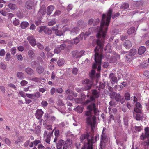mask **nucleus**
<instances>
[{
	"mask_svg": "<svg viewBox=\"0 0 149 149\" xmlns=\"http://www.w3.org/2000/svg\"><path fill=\"white\" fill-rule=\"evenodd\" d=\"M106 35H104V37L103 38L102 36L100 35L99 37L97 35V39L96 40L97 45L94 49L95 53L94 60L95 62L100 63L101 62L102 59L103 58L105 57L108 59L110 57V55L108 53L103 54L102 52L103 49L104 45V40L106 39Z\"/></svg>",
	"mask_w": 149,
	"mask_h": 149,
	"instance_id": "nucleus-1",
	"label": "nucleus"
},
{
	"mask_svg": "<svg viewBox=\"0 0 149 149\" xmlns=\"http://www.w3.org/2000/svg\"><path fill=\"white\" fill-rule=\"evenodd\" d=\"M96 107L95 103V102L92 103L87 106V109L88 110L86 111L85 112V115L87 116L86 118L87 127L90 128L91 130H97L96 117L92 115V111Z\"/></svg>",
	"mask_w": 149,
	"mask_h": 149,
	"instance_id": "nucleus-2",
	"label": "nucleus"
},
{
	"mask_svg": "<svg viewBox=\"0 0 149 149\" xmlns=\"http://www.w3.org/2000/svg\"><path fill=\"white\" fill-rule=\"evenodd\" d=\"M112 12L113 10L111 9L110 8L109 9L106 18V15L104 14L102 15L100 26L97 27L96 29V31L97 32V35L98 37L101 35L104 38V35H106L108 26L109 25L110 19L112 16L111 15Z\"/></svg>",
	"mask_w": 149,
	"mask_h": 149,
	"instance_id": "nucleus-3",
	"label": "nucleus"
},
{
	"mask_svg": "<svg viewBox=\"0 0 149 149\" xmlns=\"http://www.w3.org/2000/svg\"><path fill=\"white\" fill-rule=\"evenodd\" d=\"M89 134L88 133L83 134L81 136L80 139L81 142H83L85 139L87 141V143H85L81 149H93V144L94 142L93 138H91V139H89Z\"/></svg>",
	"mask_w": 149,
	"mask_h": 149,
	"instance_id": "nucleus-4",
	"label": "nucleus"
},
{
	"mask_svg": "<svg viewBox=\"0 0 149 149\" xmlns=\"http://www.w3.org/2000/svg\"><path fill=\"white\" fill-rule=\"evenodd\" d=\"M93 89L92 90V95L90 97L89 99L86 100L84 102V104L86 105L91 102L94 101L95 98H98L100 95V91L99 88L98 90Z\"/></svg>",
	"mask_w": 149,
	"mask_h": 149,
	"instance_id": "nucleus-5",
	"label": "nucleus"
},
{
	"mask_svg": "<svg viewBox=\"0 0 149 149\" xmlns=\"http://www.w3.org/2000/svg\"><path fill=\"white\" fill-rule=\"evenodd\" d=\"M72 143L70 139H67L65 141L63 140H60L58 143H56V146L57 149H61L63 146V149H67L70 146Z\"/></svg>",
	"mask_w": 149,
	"mask_h": 149,
	"instance_id": "nucleus-6",
	"label": "nucleus"
},
{
	"mask_svg": "<svg viewBox=\"0 0 149 149\" xmlns=\"http://www.w3.org/2000/svg\"><path fill=\"white\" fill-rule=\"evenodd\" d=\"M136 49L133 48L131 49L128 52H126V53L128 54L126 55L125 59L126 61L130 62L132 60V56L136 54Z\"/></svg>",
	"mask_w": 149,
	"mask_h": 149,
	"instance_id": "nucleus-7",
	"label": "nucleus"
},
{
	"mask_svg": "<svg viewBox=\"0 0 149 149\" xmlns=\"http://www.w3.org/2000/svg\"><path fill=\"white\" fill-rule=\"evenodd\" d=\"M82 83L83 84L85 85L84 87V89L85 91L90 90L93 85V81L88 79H86L82 80Z\"/></svg>",
	"mask_w": 149,
	"mask_h": 149,
	"instance_id": "nucleus-8",
	"label": "nucleus"
},
{
	"mask_svg": "<svg viewBox=\"0 0 149 149\" xmlns=\"http://www.w3.org/2000/svg\"><path fill=\"white\" fill-rule=\"evenodd\" d=\"M84 52V50H81L80 52L76 50L73 51L72 54L73 57L77 58L81 57Z\"/></svg>",
	"mask_w": 149,
	"mask_h": 149,
	"instance_id": "nucleus-9",
	"label": "nucleus"
},
{
	"mask_svg": "<svg viewBox=\"0 0 149 149\" xmlns=\"http://www.w3.org/2000/svg\"><path fill=\"white\" fill-rule=\"evenodd\" d=\"M104 132V131H102L101 135V141L100 144L101 148L104 147L105 146V143L107 141V137Z\"/></svg>",
	"mask_w": 149,
	"mask_h": 149,
	"instance_id": "nucleus-10",
	"label": "nucleus"
},
{
	"mask_svg": "<svg viewBox=\"0 0 149 149\" xmlns=\"http://www.w3.org/2000/svg\"><path fill=\"white\" fill-rule=\"evenodd\" d=\"M115 99L117 102H120L121 104H123L125 102L124 97L121 96L119 93L116 95Z\"/></svg>",
	"mask_w": 149,
	"mask_h": 149,
	"instance_id": "nucleus-11",
	"label": "nucleus"
},
{
	"mask_svg": "<svg viewBox=\"0 0 149 149\" xmlns=\"http://www.w3.org/2000/svg\"><path fill=\"white\" fill-rule=\"evenodd\" d=\"M27 39L32 46L34 47L36 45V39L33 36L31 35L28 36Z\"/></svg>",
	"mask_w": 149,
	"mask_h": 149,
	"instance_id": "nucleus-12",
	"label": "nucleus"
},
{
	"mask_svg": "<svg viewBox=\"0 0 149 149\" xmlns=\"http://www.w3.org/2000/svg\"><path fill=\"white\" fill-rule=\"evenodd\" d=\"M99 22L100 20L98 18H97L95 20H94L93 19L91 18L88 21V24L90 26L93 25L95 26L97 25Z\"/></svg>",
	"mask_w": 149,
	"mask_h": 149,
	"instance_id": "nucleus-13",
	"label": "nucleus"
},
{
	"mask_svg": "<svg viewBox=\"0 0 149 149\" xmlns=\"http://www.w3.org/2000/svg\"><path fill=\"white\" fill-rule=\"evenodd\" d=\"M44 113L41 109H38L36 111L35 115L36 118L38 119H40L42 118Z\"/></svg>",
	"mask_w": 149,
	"mask_h": 149,
	"instance_id": "nucleus-14",
	"label": "nucleus"
},
{
	"mask_svg": "<svg viewBox=\"0 0 149 149\" xmlns=\"http://www.w3.org/2000/svg\"><path fill=\"white\" fill-rule=\"evenodd\" d=\"M24 72L28 75L31 76L35 74V71L31 68L27 67L24 70Z\"/></svg>",
	"mask_w": 149,
	"mask_h": 149,
	"instance_id": "nucleus-15",
	"label": "nucleus"
},
{
	"mask_svg": "<svg viewBox=\"0 0 149 149\" xmlns=\"http://www.w3.org/2000/svg\"><path fill=\"white\" fill-rule=\"evenodd\" d=\"M77 25L80 29H83L87 26V24L82 20H79L77 22Z\"/></svg>",
	"mask_w": 149,
	"mask_h": 149,
	"instance_id": "nucleus-16",
	"label": "nucleus"
},
{
	"mask_svg": "<svg viewBox=\"0 0 149 149\" xmlns=\"http://www.w3.org/2000/svg\"><path fill=\"white\" fill-rule=\"evenodd\" d=\"M34 2L31 0L27 1L25 3V7L28 9H31L34 6Z\"/></svg>",
	"mask_w": 149,
	"mask_h": 149,
	"instance_id": "nucleus-17",
	"label": "nucleus"
},
{
	"mask_svg": "<svg viewBox=\"0 0 149 149\" xmlns=\"http://www.w3.org/2000/svg\"><path fill=\"white\" fill-rule=\"evenodd\" d=\"M123 45L126 49H129L132 47V45L130 41L127 40L125 41Z\"/></svg>",
	"mask_w": 149,
	"mask_h": 149,
	"instance_id": "nucleus-18",
	"label": "nucleus"
},
{
	"mask_svg": "<svg viewBox=\"0 0 149 149\" xmlns=\"http://www.w3.org/2000/svg\"><path fill=\"white\" fill-rule=\"evenodd\" d=\"M140 139L142 140L149 139V131H145L144 133H142L140 136Z\"/></svg>",
	"mask_w": 149,
	"mask_h": 149,
	"instance_id": "nucleus-19",
	"label": "nucleus"
},
{
	"mask_svg": "<svg viewBox=\"0 0 149 149\" xmlns=\"http://www.w3.org/2000/svg\"><path fill=\"white\" fill-rule=\"evenodd\" d=\"M113 74V73H111L109 76V77L111 78V83L113 84H114L115 83H117L118 81L117 78L116 77L112 76Z\"/></svg>",
	"mask_w": 149,
	"mask_h": 149,
	"instance_id": "nucleus-20",
	"label": "nucleus"
},
{
	"mask_svg": "<svg viewBox=\"0 0 149 149\" xmlns=\"http://www.w3.org/2000/svg\"><path fill=\"white\" fill-rule=\"evenodd\" d=\"M54 9V6L51 5L48 6L47 8V14L48 15H50Z\"/></svg>",
	"mask_w": 149,
	"mask_h": 149,
	"instance_id": "nucleus-21",
	"label": "nucleus"
},
{
	"mask_svg": "<svg viewBox=\"0 0 149 149\" xmlns=\"http://www.w3.org/2000/svg\"><path fill=\"white\" fill-rule=\"evenodd\" d=\"M36 70L38 74H41L43 72L44 68L43 66L40 65L36 67Z\"/></svg>",
	"mask_w": 149,
	"mask_h": 149,
	"instance_id": "nucleus-22",
	"label": "nucleus"
},
{
	"mask_svg": "<svg viewBox=\"0 0 149 149\" xmlns=\"http://www.w3.org/2000/svg\"><path fill=\"white\" fill-rule=\"evenodd\" d=\"M146 48L145 47L141 46L138 49V53L139 55L143 54L145 52Z\"/></svg>",
	"mask_w": 149,
	"mask_h": 149,
	"instance_id": "nucleus-23",
	"label": "nucleus"
},
{
	"mask_svg": "<svg viewBox=\"0 0 149 149\" xmlns=\"http://www.w3.org/2000/svg\"><path fill=\"white\" fill-rule=\"evenodd\" d=\"M79 28L77 27H75L70 31V33L73 35L76 34L79 32Z\"/></svg>",
	"mask_w": 149,
	"mask_h": 149,
	"instance_id": "nucleus-24",
	"label": "nucleus"
},
{
	"mask_svg": "<svg viewBox=\"0 0 149 149\" xmlns=\"http://www.w3.org/2000/svg\"><path fill=\"white\" fill-rule=\"evenodd\" d=\"M40 64V63L37 61H33L30 63L31 66L32 68H35Z\"/></svg>",
	"mask_w": 149,
	"mask_h": 149,
	"instance_id": "nucleus-25",
	"label": "nucleus"
},
{
	"mask_svg": "<svg viewBox=\"0 0 149 149\" xmlns=\"http://www.w3.org/2000/svg\"><path fill=\"white\" fill-rule=\"evenodd\" d=\"M83 109L82 106H78L74 108V109L78 113H80L83 112Z\"/></svg>",
	"mask_w": 149,
	"mask_h": 149,
	"instance_id": "nucleus-26",
	"label": "nucleus"
},
{
	"mask_svg": "<svg viewBox=\"0 0 149 149\" xmlns=\"http://www.w3.org/2000/svg\"><path fill=\"white\" fill-rule=\"evenodd\" d=\"M129 5L128 3H124L122 4L120 7V9L122 10H127L129 8Z\"/></svg>",
	"mask_w": 149,
	"mask_h": 149,
	"instance_id": "nucleus-27",
	"label": "nucleus"
},
{
	"mask_svg": "<svg viewBox=\"0 0 149 149\" xmlns=\"http://www.w3.org/2000/svg\"><path fill=\"white\" fill-rule=\"evenodd\" d=\"M39 12L42 15H44L45 14L46 7L45 5L42 6L39 10Z\"/></svg>",
	"mask_w": 149,
	"mask_h": 149,
	"instance_id": "nucleus-28",
	"label": "nucleus"
},
{
	"mask_svg": "<svg viewBox=\"0 0 149 149\" xmlns=\"http://www.w3.org/2000/svg\"><path fill=\"white\" fill-rule=\"evenodd\" d=\"M143 113L142 114L137 113L136 114L135 118L137 120H143Z\"/></svg>",
	"mask_w": 149,
	"mask_h": 149,
	"instance_id": "nucleus-29",
	"label": "nucleus"
},
{
	"mask_svg": "<svg viewBox=\"0 0 149 149\" xmlns=\"http://www.w3.org/2000/svg\"><path fill=\"white\" fill-rule=\"evenodd\" d=\"M29 23L26 21L22 22L20 25L21 28L22 29H25L28 26Z\"/></svg>",
	"mask_w": 149,
	"mask_h": 149,
	"instance_id": "nucleus-30",
	"label": "nucleus"
},
{
	"mask_svg": "<svg viewBox=\"0 0 149 149\" xmlns=\"http://www.w3.org/2000/svg\"><path fill=\"white\" fill-rule=\"evenodd\" d=\"M104 50L107 53H110L112 51L110 44H108L105 47Z\"/></svg>",
	"mask_w": 149,
	"mask_h": 149,
	"instance_id": "nucleus-31",
	"label": "nucleus"
},
{
	"mask_svg": "<svg viewBox=\"0 0 149 149\" xmlns=\"http://www.w3.org/2000/svg\"><path fill=\"white\" fill-rule=\"evenodd\" d=\"M9 8L11 10H15L17 8L16 5L15 4H13L12 3H10L8 5Z\"/></svg>",
	"mask_w": 149,
	"mask_h": 149,
	"instance_id": "nucleus-32",
	"label": "nucleus"
},
{
	"mask_svg": "<svg viewBox=\"0 0 149 149\" xmlns=\"http://www.w3.org/2000/svg\"><path fill=\"white\" fill-rule=\"evenodd\" d=\"M17 77L19 79H22L24 77V73L21 72H19L17 73Z\"/></svg>",
	"mask_w": 149,
	"mask_h": 149,
	"instance_id": "nucleus-33",
	"label": "nucleus"
},
{
	"mask_svg": "<svg viewBox=\"0 0 149 149\" xmlns=\"http://www.w3.org/2000/svg\"><path fill=\"white\" fill-rule=\"evenodd\" d=\"M28 54L29 58L31 59H33L34 54V52L32 50H29L28 52Z\"/></svg>",
	"mask_w": 149,
	"mask_h": 149,
	"instance_id": "nucleus-34",
	"label": "nucleus"
},
{
	"mask_svg": "<svg viewBox=\"0 0 149 149\" xmlns=\"http://www.w3.org/2000/svg\"><path fill=\"white\" fill-rule=\"evenodd\" d=\"M105 84H106L105 82L103 83L101 82H100L99 88H98V86H97L96 89L99 88L100 90V89H103L105 87Z\"/></svg>",
	"mask_w": 149,
	"mask_h": 149,
	"instance_id": "nucleus-35",
	"label": "nucleus"
},
{
	"mask_svg": "<svg viewBox=\"0 0 149 149\" xmlns=\"http://www.w3.org/2000/svg\"><path fill=\"white\" fill-rule=\"evenodd\" d=\"M134 112L133 113V115H134V112H135L136 113H139L140 114H142V111L141 108H138L137 107H135L134 109Z\"/></svg>",
	"mask_w": 149,
	"mask_h": 149,
	"instance_id": "nucleus-36",
	"label": "nucleus"
},
{
	"mask_svg": "<svg viewBox=\"0 0 149 149\" xmlns=\"http://www.w3.org/2000/svg\"><path fill=\"white\" fill-rule=\"evenodd\" d=\"M135 30V28L134 27H132L127 30V33L128 34L131 35L134 33Z\"/></svg>",
	"mask_w": 149,
	"mask_h": 149,
	"instance_id": "nucleus-37",
	"label": "nucleus"
},
{
	"mask_svg": "<svg viewBox=\"0 0 149 149\" xmlns=\"http://www.w3.org/2000/svg\"><path fill=\"white\" fill-rule=\"evenodd\" d=\"M44 33L45 34L48 35H50L52 33V31L50 29L46 27L45 29L44 30Z\"/></svg>",
	"mask_w": 149,
	"mask_h": 149,
	"instance_id": "nucleus-38",
	"label": "nucleus"
},
{
	"mask_svg": "<svg viewBox=\"0 0 149 149\" xmlns=\"http://www.w3.org/2000/svg\"><path fill=\"white\" fill-rule=\"evenodd\" d=\"M95 72V71L94 70H91V73H89V77L92 79H93L94 77Z\"/></svg>",
	"mask_w": 149,
	"mask_h": 149,
	"instance_id": "nucleus-39",
	"label": "nucleus"
},
{
	"mask_svg": "<svg viewBox=\"0 0 149 149\" xmlns=\"http://www.w3.org/2000/svg\"><path fill=\"white\" fill-rule=\"evenodd\" d=\"M116 57L115 56H112L109 59L110 63H113L115 62L116 61Z\"/></svg>",
	"mask_w": 149,
	"mask_h": 149,
	"instance_id": "nucleus-40",
	"label": "nucleus"
},
{
	"mask_svg": "<svg viewBox=\"0 0 149 149\" xmlns=\"http://www.w3.org/2000/svg\"><path fill=\"white\" fill-rule=\"evenodd\" d=\"M124 97H125V99L127 100H130V95L129 93L127 92L125 94Z\"/></svg>",
	"mask_w": 149,
	"mask_h": 149,
	"instance_id": "nucleus-41",
	"label": "nucleus"
},
{
	"mask_svg": "<svg viewBox=\"0 0 149 149\" xmlns=\"http://www.w3.org/2000/svg\"><path fill=\"white\" fill-rule=\"evenodd\" d=\"M124 123L125 126H127L128 125V117L127 116H125L123 118Z\"/></svg>",
	"mask_w": 149,
	"mask_h": 149,
	"instance_id": "nucleus-42",
	"label": "nucleus"
},
{
	"mask_svg": "<svg viewBox=\"0 0 149 149\" xmlns=\"http://www.w3.org/2000/svg\"><path fill=\"white\" fill-rule=\"evenodd\" d=\"M54 33L56 35L58 36H61L63 34V32L62 31L58 29L55 31Z\"/></svg>",
	"mask_w": 149,
	"mask_h": 149,
	"instance_id": "nucleus-43",
	"label": "nucleus"
},
{
	"mask_svg": "<svg viewBox=\"0 0 149 149\" xmlns=\"http://www.w3.org/2000/svg\"><path fill=\"white\" fill-rule=\"evenodd\" d=\"M61 52V49L59 46H57L55 47L54 52L55 53L59 54Z\"/></svg>",
	"mask_w": 149,
	"mask_h": 149,
	"instance_id": "nucleus-44",
	"label": "nucleus"
},
{
	"mask_svg": "<svg viewBox=\"0 0 149 149\" xmlns=\"http://www.w3.org/2000/svg\"><path fill=\"white\" fill-rule=\"evenodd\" d=\"M46 27L45 26H40L37 29V30L40 33L42 32V31L44 32V30Z\"/></svg>",
	"mask_w": 149,
	"mask_h": 149,
	"instance_id": "nucleus-45",
	"label": "nucleus"
},
{
	"mask_svg": "<svg viewBox=\"0 0 149 149\" xmlns=\"http://www.w3.org/2000/svg\"><path fill=\"white\" fill-rule=\"evenodd\" d=\"M13 22V24L15 26L18 25L19 24V20L16 18L15 19V20Z\"/></svg>",
	"mask_w": 149,
	"mask_h": 149,
	"instance_id": "nucleus-46",
	"label": "nucleus"
},
{
	"mask_svg": "<svg viewBox=\"0 0 149 149\" xmlns=\"http://www.w3.org/2000/svg\"><path fill=\"white\" fill-rule=\"evenodd\" d=\"M93 113L94 115L93 116H97L98 115V112H99L98 109L96 107L93 110Z\"/></svg>",
	"mask_w": 149,
	"mask_h": 149,
	"instance_id": "nucleus-47",
	"label": "nucleus"
},
{
	"mask_svg": "<svg viewBox=\"0 0 149 149\" xmlns=\"http://www.w3.org/2000/svg\"><path fill=\"white\" fill-rule=\"evenodd\" d=\"M10 53L6 54L5 56V60L7 61H9L10 58Z\"/></svg>",
	"mask_w": 149,
	"mask_h": 149,
	"instance_id": "nucleus-48",
	"label": "nucleus"
},
{
	"mask_svg": "<svg viewBox=\"0 0 149 149\" xmlns=\"http://www.w3.org/2000/svg\"><path fill=\"white\" fill-rule=\"evenodd\" d=\"M73 8V6L72 4H69L67 6L66 10L67 11L69 12Z\"/></svg>",
	"mask_w": 149,
	"mask_h": 149,
	"instance_id": "nucleus-49",
	"label": "nucleus"
},
{
	"mask_svg": "<svg viewBox=\"0 0 149 149\" xmlns=\"http://www.w3.org/2000/svg\"><path fill=\"white\" fill-rule=\"evenodd\" d=\"M75 102L77 103L81 104L83 101V100L81 98H76L75 99Z\"/></svg>",
	"mask_w": 149,
	"mask_h": 149,
	"instance_id": "nucleus-50",
	"label": "nucleus"
},
{
	"mask_svg": "<svg viewBox=\"0 0 149 149\" xmlns=\"http://www.w3.org/2000/svg\"><path fill=\"white\" fill-rule=\"evenodd\" d=\"M59 66H61L64 63V61L62 59H60L58 60L57 62Z\"/></svg>",
	"mask_w": 149,
	"mask_h": 149,
	"instance_id": "nucleus-51",
	"label": "nucleus"
},
{
	"mask_svg": "<svg viewBox=\"0 0 149 149\" xmlns=\"http://www.w3.org/2000/svg\"><path fill=\"white\" fill-rule=\"evenodd\" d=\"M36 45L40 49H44V47L43 45L40 43H37Z\"/></svg>",
	"mask_w": 149,
	"mask_h": 149,
	"instance_id": "nucleus-52",
	"label": "nucleus"
},
{
	"mask_svg": "<svg viewBox=\"0 0 149 149\" xmlns=\"http://www.w3.org/2000/svg\"><path fill=\"white\" fill-rule=\"evenodd\" d=\"M19 94L22 97L25 98L26 97V94L25 93L22 91H19Z\"/></svg>",
	"mask_w": 149,
	"mask_h": 149,
	"instance_id": "nucleus-53",
	"label": "nucleus"
},
{
	"mask_svg": "<svg viewBox=\"0 0 149 149\" xmlns=\"http://www.w3.org/2000/svg\"><path fill=\"white\" fill-rule=\"evenodd\" d=\"M143 127L141 125L135 127V129L136 130H143Z\"/></svg>",
	"mask_w": 149,
	"mask_h": 149,
	"instance_id": "nucleus-54",
	"label": "nucleus"
},
{
	"mask_svg": "<svg viewBox=\"0 0 149 149\" xmlns=\"http://www.w3.org/2000/svg\"><path fill=\"white\" fill-rule=\"evenodd\" d=\"M48 103L46 101L43 100L42 101L41 103V104L44 107H47L48 105Z\"/></svg>",
	"mask_w": 149,
	"mask_h": 149,
	"instance_id": "nucleus-55",
	"label": "nucleus"
},
{
	"mask_svg": "<svg viewBox=\"0 0 149 149\" xmlns=\"http://www.w3.org/2000/svg\"><path fill=\"white\" fill-rule=\"evenodd\" d=\"M46 121H47L50 118V116L49 115L48 113H45L44 115Z\"/></svg>",
	"mask_w": 149,
	"mask_h": 149,
	"instance_id": "nucleus-56",
	"label": "nucleus"
},
{
	"mask_svg": "<svg viewBox=\"0 0 149 149\" xmlns=\"http://www.w3.org/2000/svg\"><path fill=\"white\" fill-rule=\"evenodd\" d=\"M120 15V14L119 13H116L113 14L112 16V17L113 19L119 16Z\"/></svg>",
	"mask_w": 149,
	"mask_h": 149,
	"instance_id": "nucleus-57",
	"label": "nucleus"
},
{
	"mask_svg": "<svg viewBox=\"0 0 149 149\" xmlns=\"http://www.w3.org/2000/svg\"><path fill=\"white\" fill-rule=\"evenodd\" d=\"M123 88L122 85H116L115 86V89L116 90H118V91H120Z\"/></svg>",
	"mask_w": 149,
	"mask_h": 149,
	"instance_id": "nucleus-58",
	"label": "nucleus"
},
{
	"mask_svg": "<svg viewBox=\"0 0 149 149\" xmlns=\"http://www.w3.org/2000/svg\"><path fill=\"white\" fill-rule=\"evenodd\" d=\"M31 80L32 81H35L36 82H38L40 80V79L39 78H38V77L32 78Z\"/></svg>",
	"mask_w": 149,
	"mask_h": 149,
	"instance_id": "nucleus-59",
	"label": "nucleus"
},
{
	"mask_svg": "<svg viewBox=\"0 0 149 149\" xmlns=\"http://www.w3.org/2000/svg\"><path fill=\"white\" fill-rule=\"evenodd\" d=\"M80 40L79 39V38L77 37L74 39V43L75 44H77L78 43Z\"/></svg>",
	"mask_w": 149,
	"mask_h": 149,
	"instance_id": "nucleus-60",
	"label": "nucleus"
},
{
	"mask_svg": "<svg viewBox=\"0 0 149 149\" xmlns=\"http://www.w3.org/2000/svg\"><path fill=\"white\" fill-rule=\"evenodd\" d=\"M77 37L79 38V39L80 40H82L83 37H84V33L83 32L81 33L80 35L77 36Z\"/></svg>",
	"mask_w": 149,
	"mask_h": 149,
	"instance_id": "nucleus-61",
	"label": "nucleus"
},
{
	"mask_svg": "<svg viewBox=\"0 0 149 149\" xmlns=\"http://www.w3.org/2000/svg\"><path fill=\"white\" fill-rule=\"evenodd\" d=\"M50 136L49 135H48L47 136V138L45 139V141L47 143L50 144Z\"/></svg>",
	"mask_w": 149,
	"mask_h": 149,
	"instance_id": "nucleus-62",
	"label": "nucleus"
},
{
	"mask_svg": "<svg viewBox=\"0 0 149 149\" xmlns=\"http://www.w3.org/2000/svg\"><path fill=\"white\" fill-rule=\"evenodd\" d=\"M16 15L19 18H21L22 17V15L20 11L17 12Z\"/></svg>",
	"mask_w": 149,
	"mask_h": 149,
	"instance_id": "nucleus-63",
	"label": "nucleus"
},
{
	"mask_svg": "<svg viewBox=\"0 0 149 149\" xmlns=\"http://www.w3.org/2000/svg\"><path fill=\"white\" fill-rule=\"evenodd\" d=\"M28 83V82L25 80L22 81L20 82L21 85L22 86H24L26 85Z\"/></svg>",
	"mask_w": 149,
	"mask_h": 149,
	"instance_id": "nucleus-64",
	"label": "nucleus"
}]
</instances>
